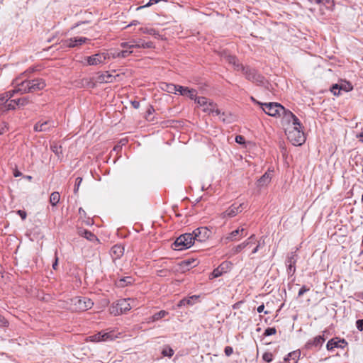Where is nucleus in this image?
<instances>
[{
  "label": "nucleus",
  "instance_id": "f257e3e1",
  "mask_svg": "<svg viewBox=\"0 0 363 363\" xmlns=\"http://www.w3.org/2000/svg\"><path fill=\"white\" fill-rule=\"evenodd\" d=\"M242 72L247 80L256 84L258 86L267 87L268 84L267 80L256 69L247 67H245V70H242Z\"/></svg>",
  "mask_w": 363,
  "mask_h": 363
},
{
  "label": "nucleus",
  "instance_id": "f03ea898",
  "mask_svg": "<svg viewBox=\"0 0 363 363\" xmlns=\"http://www.w3.org/2000/svg\"><path fill=\"white\" fill-rule=\"evenodd\" d=\"M70 301L72 309L75 311H86L91 308L94 304L89 296H72Z\"/></svg>",
  "mask_w": 363,
  "mask_h": 363
},
{
  "label": "nucleus",
  "instance_id": "7ed1b4c3",
  "mask_svg": "<svg viewBox=\"0 0 363 363\" xmlns=\"http://www.w3.org/2000/svg\"><path fill=\"white\" fill-rule=\"evenodd\" d=\"M258 104L261 106L262 111L270 116L279 117L281 116V111H285V108L277 102H258Z\"/></svg>",
  "mask_w": 363,
  "mask_h": 363
},
{
  "label": "nucleus",
  "instance_id": "20e7f679",
  "mask_svg": "<svg viewBox=\"0 0 363 363\" xmlns=\"http://www.w3.org/2000/svg\"><path fill=\"white\" fill-rule=\"evenodd\" d=\"M195 242L193 233H184L178 237L174 242L175 250H183L191 247Z\"/></svg>",
  "mask_w": 363,
  "mask_h": 363
},
{
  "label": "nucleus",
  "instance_id": "39448f33",
  "mask_svg": "<svg viewBox=\"0 0 363 363\" xmlns=\"http://www.w3.org/2000/svg\"><path fill=\"white\" fill-rule=\"evenodd\" d=\"M130 302L133 303V300L130 297L117 301L116 305L113 306L111 313L115 315L125 313L131 308Z\"/></svg>",
  "mask_w": 363,
  "mask_h": 363
},
{
  "label": "nucleus",
  "instance_id": "423d86ee",
  "mask_svg": "<svg viewBox=\"0 0 363 363\" xmlns=\"http://www.w3.org/2000/svg\"><path fill=\"white\" fill-rule=\"evenodd\" d=\"M288 139L294 145H301L305 141L304 133L299 128H293L291 130L286 133Z\"/></svg>",
  "mask_w": 363,
  "mask_h": 363
},
{
  "label": "nucleus",
  "instance_id": "0eeeda50",
  "mask_svg": "<svg viewBox=\"0 0 363 363\" xmlns=\"http://www.w3.org/2000/svg\"><path fill=\"white\" fill-rule=\"evenodd\" d=\"M110 59V55L107 52H98L86 57L88 65H99L105 64Z\"/></svg>",
  "mask_w": 363,
  "mask_h": 363
},
{
  "label": "nucleus",
  "instance_id": "6e6552de",
  "mask_svg": "<svg viewBox=\"0 0 363 363\" xmlns=\"http://www.w3.org/2000/svg\"><path fill=\"white\" fill-rule=\"evenodd\" d=\"M195 242H202L207 240L211 235L212 232L207 227H199L193 232Z\"/></svg>",
  "mask_w": 363,
  "mask_h": 363
},
{
  "label": "nucleus",
  "instance_id": "1a4fd4ad",
  "mask_svg": "<svg viewBox=\"0 0 363 363\" xmlns=\"http://www.w3.org/2000/svg\"><path fill=\"white\" fill-rule=\"evenodd\" d=\"M298 259V254L296 251L291 252L288 254L286 259V265L287 268V274L289 276H293L296 272V263Z\"/></svg>",
  "mask_w": 363,
  "mask_h": 363
},
{
  "label": "nucleus",
  "instance_id": "9d476101",
  "mask_svg": "<svg viewBox=\"0 0 363 363\" xmlns=\"http://www.w3.org/2000/svg\"><path fill=\"white\" fill-rule=\"evenodd\" d=\"M232 268V263L228 261L223 262L217 268H216L210 274L211 279L219 277L223 274L229 272Z\"/></svg>",
  "mask_w": 363,
  "mask_h": 363
},
{
  "label": "nucleus",
  "instance_id": "9b49d317",
  "mask_svg": "<svg viewBox=\"0 0 363 363\" xmlns=\"http://www.w3.org/2000/svg\"><path fill=\"white\" fill-rule=\"evenodd\" d=\"M347 345V342L345 339H340L339 337H335L330 339L326 345V349L328 351H332L335 348H344Z\"/></svg>",
  "mask_w": 363,
  "mask_h": 363
},
{
  "label": "nucleus",
  "instance_id": "f8f14e48",
  "mask_svg": "<svg viewBox=\"0 0 363 363\" xmlns=\"http://www.w3.org/2000/svg\"><path fill=\"white\" fill-rule=\"evenodd\" d=\"M325 341V337L324 335H318L313 338L312 340H309L305 345V347L307 350H312L313 348H320Z\"/></svg>",
  "mask_w": 363,
  "mask_h": 363
},
{
  "label": "nucleus",
  "instance_id": "ddd939ff",
  "mask_svg": "<svg viewBox=\"0 0 363 363\" xmlns=\"http://www.w3.org/2000/svg\"><path fill=\"white\" fill-rule=\"evenodd\" d=\"M28 82L30 93L43 90L46 86L45 80L42 78L28 79Z\"/></svg>",
  "mask_w": 363,
  "mask_h": 363
},
{
  "label": "nucleus",
  "instance_id": "4468645a",
  "mask_svg": "<svg viewBox=\"0 0 363 363\" xmlns=\"http://www.w3.org/2000/svg\"><path fill=\"white\" fill-rule=\"evenodd\" d=\"M13 84L16 85V91L19 92L21 94L30 93L28 79L20 81L19 79H16Z\"/></svg>",
  "mask_w": 363,
  "mask_h": 363
},
{
  "label": "nucleus",
  "instance_id": "2eb2a0df",
  "mask_svg": "<svg viewBox=\"0 0 363 363\" xmlns=\"http://www.w3.org/2000/svg\"><path fill=\"white\" fill-rule=\"evenodd\" d=\"M55 127V122L51 120L46 121H39L34 125V130L36 132L49 131L52 128Z\"/></svg>",
  "mask_w": 363,
  "mask_h": 363
},
{
  "label": "nucleus",
  "instance_id": "dca6fc26",
  "mask_svg": "<svg viewBox=\"0 0 363 363\" xmlns=\"http://www.w3.org/2000/svg\"><path fill=\"white\" fill-rule=\"evenodd\" d=\"M244 203L237 205L235 203L231 205L225 212L223 213V218L229 217L233 218L242 210Z\"/></svg>",
  "mask_w": 363,
  "mask_h": 363
},
{
  "label": "nucleus",
  "instance_id": "f3484780",
  "mask_svg": "<svg viewBox=\"0 0 363 363\" xmlns=\"http://www.w3.org/2000/svg\"><path fill=\"white\" fill-rule=\"evenodd\" d=\"M88 41H90V39L85 37H79L66 40L64 44L68 48H74L78 45H82Z\"/></svg>",
  "mask_w": 363,
  "mask_h": 363
},
{
  "label": "nucleus",
  "instance_id": "a211bd4d",
  "mask_svg": "<svg viewBox=\"0 0 363 363\" xmlns=\"http://www.w3.org/2000/svg\"><path fill=\"white\" fill-rule=\"evenodd\" d=\"M99 332L101 334V342L112 341L114 339H116V337H118L117 334L113 330L106 329V330H101Z\"/></svg>",
  "mask_w": 363,
  "mask_h": 363
},
{
  "label": "nucleus",
  "instance_id": "6ab92c4d",
  "mask_svg": "<svg viewBox=\"0 0 363 363\" xmlns=\"http://www.w3.org/2000/svg\"><path fill=\"white\" fill-rule=\"evenodd\" d=\"M178 92L182 96H185L191 99H195L197 94V91L194 89H189L188 87L182 86L179 85Z\"/></svg>",
  "mask_w": 363,
  "mask_h": 363
},
{
  "label": "nucleus",
  "instance_id": "aec40b11",
  "mask_svg": "<svg viewBox=\"0 0 363 363\" xmlns=\"http://www.w3.org/2000/svg\"><path fill=\"white\" fill-rule=\"evenodd\" d=\"M116 79V76H113L108 72L99 74L97 76L96 82L99 83H111Z\"/></svg>",
  "mask_w": 363,
  "mask_h": 363
},
{
  "label": "nucleus",
  "instance_id": "412c9836",
  "mask_svg": "<svg viewBox=\"0 0 363 363\" xmlns=\"http://www.w3.org/2000/svg\"><path fill=\"white\" fill-rule=\"evenodd\" d=\"M238 235H240V238L246 236L247 235V231L243 228H242L240 229L238 228L237 230H235L232 231L229 234V235L226 238V240H228L229 241L236 240H237L236 237Z\"/></svg>",
  "mask_w": 363,
  "mask_h": 363
},
{
  "label": "nucleus",
  "instance_id": "4be33fe9",
  "mask_svg": "<svg viewBox=\"0 0 363 363\" xmlns=\"http://www.w3.org/2000/svg\"><path fill=\"white\" fill-rule=\"evenodd\" d=\"M203 111L208 113V114H220V111L216 107V104H215L212 101L207 103V105L203 106Z\"/></svg>",
  "mask_w": 363,
  "mask_h": 363
},
{
  "label": "nucleus",
  "instance_id": "5701e85b",
  "mask_svg": "<svg viewBox=\"0 0 363 363\" xmlns=\"http://www.w3.org/2000/svg\"><path fill=\"white\" fill-rule=\"evenodd\" d=\"M200 296H186L182 300H181L178 304V307L187 306H193L198 300Z\"/></svg>",
  "mask_w": 363,
  "mask_h": 363
},
{
  "label": "nucleus",
  "instance_id": "b1692460",
  "mask_svg": "<svg viewBox=\"0 0 363 363\" xmlns=\"http://www.w3.org/2000/svg\"><path fill=\"white\" fill-rule=\"evenodd\" d=\"M226 61L234 66L236 70H245V67L238 62V60L235 56L228 55L226 57Z\"/></svg>",
  "mask_w": 363,
  "mask_h": 363
},
{
  "label": "nucleus",
  "instance_id": "393cba45",
  "mask_svg": "<svg viewBox=\"0 0 363 363\" xmlns=\"http://www.w3.org/2000/svg\"><path fill=\"white\" fill-rule=\"evenodd\" d=\"M134 279L132 277H125L116 281L117 287H125L133 282Z\"/></svg>",
  "mask_w": 363,
  "mask_h": 363
},
{
  "label": "nucleus",
  "instance_id": "a878e982",
  "mask_svg": "<svg viewBox=\"0 0 363 363\" xmlns=\"http://www.w3.org/2000/svg\"><path fill=\"white\" fill-rule=\"evenodd\" d=\"M271 181V176L269 172H265L257 181V186L262 187L267 185Z\"/></svg>",
  "mask_w": 363,
  "mask_h": 363
},
{
  "label": "nucleus",
  "instance_id": "bb28decb",
  "mask_svg": "<svg viewBox=\"0 0 363 363\" xmlns=\"http://www.w3.org/2000/svg\"><path fill=\"white\" fill-rule=\"evenodd\" d=\"M111 255L113 256V258L116 259H119L123 255L124 252L123 247L119 246V245H114L111 248Z\"/></svg>",
  "mask_w": 363,
  "mask_h": 363
},
{
  "label": "nucleus",
  "instance_id": "cd10ccee",
  "mask_svg": "<svg viewBox=\"0 0 363 363\" xmlns=\"http://www.w3.org/2000/svg\"><path fill=\"white\" fill-rule=\"evenodd\" d=\"M168 314V312L164 310L160 311L155 313L151 317L149 318L148 323L155 322L160 320Z\"/></svg>",
  "mask_w": 363,
  "mask_h": 363
},
{
  "label": "nucleus",
  "instance_id": "c85d7f7f",
  "mask_svg": "<svg viewBox=\"0 0 363 363\" xmlns=\"http://www.w3.org/2000/svg\"><path fill=\"white\" fill-rule=\"evenodd\" d=\"M249 245H250V241L245 240L243 242L233 247L231 250L232 253L233 255H236V254L240 252L243 249H245Z\"/></svg>",
  "mask_w": 363,
  "mask_h": 363
},
{
  "label": "nucleus",
  "instance_id": "c756f323",
  "mask_svg": "<svg viewBox=\"0 0 363 363\" xmlns=\"http://www.w3.org/2000/svg\"><path fill=\"white\" fill-rule=\"evenodd\" d=\"M79 234L82 237L86 238L87 240H89L90 241L98 240V239L96 237V235L94 233H92L91 231H89V230H82L79 231Z\"/></svg>",
  "mask_w": 363,
  "mask_h": 363
},
{
  "label": "nucleus",
  "instance_id": "7c9ffc66",
  "mask_svg": "<svg viewBox=\"0 0 363 363\" xmlns=\"http://www.w3.org/2000/svg\"><path fill=\"white\" fill-rule=\"evenodd\" d=\"M13 104H15L18 106H24L30 104V100L28 96H24L17 99H13Z\"/></svg>",
  "mask_w": 363,
  "mask_h": 363
},
{
  "label": "nucleus",
  "instance_id": "2f4dec72",
  "mask_svg": "<svg viewBox=\"0 0 363 363\" xmlns=\"http://www.w3.org/2000/svg\"><path fill=\"white\" fill-rule=\"evenodd\" d=\"M140 30L143 33L153 35L156 38L160 37L159 33L155 29L152 28L142 27L140 28Z\"/></svg>",
  "mask_w": 363,
  "mask_h": 363
},
{
  "label": "nucleus",
  "instance_id": "473e14b6",
  "mask_svg": "<svg viewBox=\"0 0 363 363\" xmlns=\"http://www.w3.org/2000/svg\"><path fill=\"white\" fill-rule=\"evenodd\" d=\"M197 264V262L194 259H185L181 262V267L185 269H189V268L195 267Z\"/></svg>",
  "mask_w": 363,
  "mask_h": 363
},
{
  "label": "nucleus",
  "instance_id": "72a5a7b5",
  "mask_svg": "<svg viewBox=\"0 0 363 363\" xmlns=\"http://www.w3.org/2000/svg\"><path fill=\"white\" fill-rule=\"evenodd\" d=\"M60 195L59 192L54 191L51 194L50 197V203L52 206H55L60 201Z\"/></svg>",
  "mask_w": 363,
  "mask_h": 363
},
{
  "label": "nucleus",
  "instance_id": "f704fd0d",
  "mask_svg": "<svg viewBox=\"0 0 363 363\" xmlns=\"http://www.w3.org/2000/svg\"><path fill=\"white\" fill-rule=\"evenodd\" d=\"M165 86V90L169 93L176 94L179 91V85H175L173 84H166Z\"/></svg>",
  "mask_w": 363,
  "mask_h": 363
},
{
  "label": "nucleus",
  "instance_id": "c9c22d12",
  "mask_svg": "<svg viewBox=\"0 0 363 363\" xmlns=\"http://www.w3.org/2000/svg\"><path fill=\"white\" fill-rule=\"evenodd\" d=\"M300 357V352L298 351H293L289 352L286 357H288L290 360H293L294 363H297V361Z\"/></svg>",
  "mask_w": 363,
  "mask_h": 363
},
{
  "label": "nucleus",
  "instance_id": "e433bc0d",
  "mask_svg": "<svg viewBox=\"0 0 363 363\" xmlns=\"http://www.w3.org/2000/svg\"><path fill=\"white\" fill-rule=\"evenodd\" d=\"M281 115H283L284 118L287 120L289 123L296 116L291 111H290L289 110H286V108L285 111H281Z\"/></svg>",
  "mask_w": 363,
  "mask_h": 363
},
{
  "label": "nucleus",
  "instance_id": "4c0bfd02",
  "mask_svg": "<svg viewBox=\"0 0 363 363\" xmlns=\"http://www.w3.org/2000/svg\"><path fill=\"white\" fill-rule=\"evenodd\" d=\"M196 102L201 106H204L206 105H207V103H208L209 101H208V99L206 98V97H203V96H201V97H195V99H194Z\"/></svg>",
  "mask_w": 363,
  "mask_h": 363
},
{
  "label": "nucleus",
  "instance_id": "58836bf2",
  "mask_svg": "<svg viewBox=\"0 0 363 363\" xmlns=\"http://www.w3.org/2000/svg\"><path fill=\"white\" fill-rule=\"evenodd\" d=\"M162 354L164 357H171L174 354V350L171 347H167L162 350Z\"/></svg>",
  "mask_w": 363,
  "mask_h": 363
},
{
  "label": "nucleus",
  "instance_id": "ea45409f",
  "mask_svg": "<svg viewBox=\"0 0 363 363\" xmlns=\"http://www.w3.org/2000/svg\"><path fill=\"white\" fill-rule=\"evenodd\" d=\"M276 333H277V330L274 327H269L265 329V330L264 332V336H270V335L276 334Z\"/></svg>",
  "mask_w": 363,
  "mask_h": 363
},
{
  "label": "nucleus",
  "instance_id": "a19ab883",
  "mask_svg": "<svg viewBox=\"0 0 363 363\" xmlns=\"http://www.w3.org/2000/svg\"><path fill=\"white\" fill-rule=\"evenodd\" d=\"M342 89H343L342 86H340L337 84H335L333 85L331 88V92H333L334 95H339L340 91L342 90Z\"/></svg>",
  "mask_w": 363,
  "mask_h": 363
},
{
  "label": "nucleus",
  "instance_id": "79ce46f5",
  "mask_svg": "<svg viewBox=\"0 0 363 363\" xmlns=\"http://www.w3.org/2000/svg\"><path fill=\"white\" fill-rule=\"evenodd\" d=\"M262 359L266 362H271L273 360V354L271 352H264Z\"/></svg>",
  "mask_w": 363,
  "mask_h": 363
},
{
  "label": "nucleus",
  "instance_id": "37998d69",
  "mask_svg": "<svg viewBox=\"0 0 363 363\" xmlns=\"http://www.w3.org/2000/svg\"><path fill=\"white\" fill-rule=\"evenodd\" d=\"M219 116V118H220V120H221L224 123H230V115H227L225 114V113L223 112L221 113L220 112V114L218 115Z\"/></svg>",
  "mask_w": 363,
  "mask_h": 363
},
{
  "label": "nucleus",
  "instance_id": "c03bdc74",
  "mask_svg": "<svg viewBox=\"0 0 363 363\" xmlns=\"http://www.w3.org/2000/svg\"><path fill=\"white\" fill-rule=\"evenodd\" d=\"M292 123V125H294L293 128H296V127H298L299 128V130H301L302 129V125H301V123L299 121V119L295 116L291 121Z\"/></svg>",
  "mask_w": 363,
  "mask_h": 363
},
{
  "label": "nucleus",
  "instance_id": "a18cd8bd",
  "mask_svg": "<svg viewBox=\"0 0 363 363\" xmlns=\"http://www.w3.org/2000/svg\"><path fill=\"white\" fill-rule=\"evenodd\" d=\"M155 48V45H154V43L151 41H148V42H145L142 40V43H141V48Z\"/></svg>",
  "mask_w": 363,
  "mask_h": 363
},
{
  "label": "nucleus",
  "instance_id": "49530a36",
  "mask_svg": "<svg viewBox=\"0 0 363 363\" xmlns=\"http://www.w3.org/2000/svg\"><path fill=\"white\" fill-rule=\"evenodd\" d=\"M90 340L92 342H101L100 332L89 336Z\"/></svg>",
  "mask_w": 363,
  "mask_h": 363
},
{
  "label": "nucleus",
  "instance_id": "de8ad7c7",
  "mask_svg": "<svg viewBox=\"0 0 363 363\" xmlns=\"http://www.w3.org/2000/svg\"><path fill=\"white\" fill-rule=\"evenodd\" d=\"M82 182V177L76 178L75 185H74V194H76L78 191L79 186H80Z\"/></svg>",
  "mask_w": 363,
  "mask_h": 363
},
{
  "label": "nucleus",
  "instance_id": "09e8293b",
  "mask_svg": "<svg viewBox=\"0 0 363 363\" xmlns=\"http://www.w3.org/2000/svg\"><path fill=\"white\" fill-rule=\"evenodd\" d=\"M9 101L8 96H6L5 94L0 95V106L6 104Z\"/></svg>",
  "mask_w": 363,
  "mask_h": 363
},
{
  "label": "nucleus",
  "instance_id": "8fccbe9b",
  "mask_svg": "<svg viewBox=\"0 0 363 363\" xmlns=\"http://www.w3.org/2000/svg\"><path fill=\"white\" fill-rule=\"evenodd\" d=\"M119 52H120V55H121V58H125L128 56H129L130 54H132V52H133V51L128 50H122V51H119Z\"/></svg>",
  "mask_w": 363,
  "mask_h": 363
},
{
  "label": "nucleus",
  "instance_id": "3c124183",
  "mask_svg": "<svg viewBox=\"0 0 363 363\" xmlns=\"http://www.w3.org/2000/svg\"><path fill=\"white\" fill-rule=\"evenodd\" d=\"M224 352L227 357H230L233 353V349L230 346H226L224 349Z\"/></svg>",
  "mask_w": 363,
  "mask_h": 363
},
{
  "label": "nucleus",
  "instance_id": "603ef678",
  "mask_svg": "<svg viewBox=\"0 0 363 363\" xmlns=\"http://www.w3.org/2000/svg\"><path fill=\"white\" fill-rule=\"evenodd\" d=\"M16 106H18L17 105H16L15 104H13V100H11L9 101H8L6 103V107L8 110H10V109H15L16 108Z\"/></svg>",
  "mask_w": 363,
  "mask_h": 363
},
{
  "label": "nucleus",
  "instance_id": "864d4df0",
  "mask_svg": "<svg viewBox=\"0 0 363 363\" xmlns=\"http://www.w3.org/2000/svg\"><path fill=\"white\" fill-rule=\"evenodd\" d=\"M356 326H357V328L359 330V331H362L363 330V319H359L356 321Z\"/></svg>",
  "mask_w": 363,
  "mask_h": 363
},
{
  "label": "nucleus",
  "instance_id": "5fc2aeb1",
  "mask_svg": "<svg viewBox=\"0 0 363 363\" xmlns=\"http://www.w3.org/2000/svg\"><path fill=\"white\" fill-rule=\"evenodd\" d=\"M9 325V322L0 315V326L1 327H7Z\"/></svg>",
  "mask_w": 363,
  "mask_h": 363
},
{
  "label": "nucleus",
  "instance_id": "6e6d98bb",
  "mask_svg": "<svg viewBox=\"0 0 363 363\" xmlns=\"http://www.w3.org/2000/svg\"><path fill=\"white\" fill-rule=\"evenodd\" d=\"M235 142L238 144H244L245 139L242 135H237L235 137Z\"/></svg>",
  "mask_w": 363,
  "mask_h": 363
},
{
  "label": "nucleus",
  "instance_id": "4d7b16f0",
  "mask_svg": "<svg viewBox=\"0 0 363 363\" xmlns=\"http://www.w3.org/2000/svg\"><path fill=\"white\" fill-rule=\"evenodd\" d=\"M264 244V240L262 241V242H261V241H259L257 245L252 250V254L257 253L258 252L259 247L263 246Z\"/></svg>",
  "mask_w": 363,
  "mask_h": 363
},
{
  "label": "nucleus",
  "instance_id": "13d9d810",
  "mask_svg": "<svg viewBox=\"0 0 363 363\" xmlns=\"http://www.w3.org/2000/svg\"><path fill=\"white\" fill-rule=\"evenodd\" d=\"M121 46L123 48H128V49L133 48V45H132L131 42H123L121 44Z\"/></svg>",
  "mask_w": 363,
  "mask_h": 363
},
{
  "label": "nucleus",
  "instance_id": "bf43d9fd",
  "mask_svg": "<svg viewBox=\"0 0 363 363\" xmlns=\"http://www.w3.org/2000/svg\"><path fill=\"white\" fill-rule=\"evenodd\" d=\"M17 214L22 218V220H25L27 216V213L25 211L18 210L17 211Z\"/></svg>",
  "mask_w": 363,
  "mask_h": 363
},
{
  "label": "nucleus",
  "instance_id": "052dcab7",
  "mask_svg": "<svg viewBox=\"0 0 363 363\" xmlns=\"http://www.w3.org/2000/svg\"><path fill=\"white\" fill-rule=\"evenodd\" d=\"M141 43H142V40L140 39L138 40L133 41L132 45H133V48H141Z\"/></svg>",
  "mask_w": 363,
  "mask_h": 363
},
{
  "label": "nucleus",
  "instance_id": "680f3d73",
  "mask_svg": "<svg viewBox=\"0 0 363 363\" xmlns=\"http://www.w3.org/2000/svg\"><path fill=\"white\" fill-rule=\"evenodd\" d=\"M16 93H18V92L16 91V88H15L13 90L9 91L6 92L4 94H6V96H8V99H9L11 97H13Z\"/></svg>",
  "mask_w": 363,
  "mask_h": 363
},
{
  "label": "nucleus",
  "instance_id": "e2e57ef3",
  "mask_svg": "<svg viewBox=\"0 0 363 363\" xmlns=\"http://www.w3.org/2000/svg\"><path fill=\"white\" fill-rule=\"evenodd\" d=\"M7 130L8 128L5 123L0 125V135L4 134Z\"/></svg>",
  "mask_w": 363,
  "mask_h": 363
},
{
  "label": "nucleus",
  "instance_id": "0e129e2a",
  "mask_svg": "<svg viewBox=\"0 0 363 363\" xmlns=\"http://www.w3.org/2000/svg\"><path fill=\"white\" fill-rule=\"evenodd\" d=\"M109 55H110V58L112 57L114 59V58H117V57H121L120 52H118V51H114L113 52H110Z\"/></svg>",
  "mask_w": 363,
  "mask_h": 363
},
{
  "label": "nucleus",
  "instance_id": "69168bd1",
  "mask_svg": "<svg viewBox=\"0 0 363 363\" xmlns=\"http://www.w3.org/2000/svg\"><path fill=\"white\" fill-rule=\"evenodd\" d=\"M340 86H342V88H343L342 89L346 91L352 90V86H351L350 84H347L346 85L341 84Z\"/></svg>",
  "mask_w": 363,
  "mask_h": 363
},
{
  "label": "nucleus",
  "instance_id": "338daca9",
  "mask_svg": "<svg viewBox=\"0 0 363 363\" xmlns=\"http://www.w3.org/2000/svg\"><path fill=\"white\" fill-rule=\"evenodd\" d=\"M243 301H238L237 303H235L233 306V309H238L240 308V306L243 303Z\"/></svg>",
  "mask_w": 363,
  "mask_h": 363
},
{
  "label": "nucleus",
  "instance_id": "774afa93",
  "mask_svg": "<svg viewBox=\"0 0 363 363\" xmlns=\"http://www.w3.org/2000/svg\"><path fill=\"white\" fill-rule=\"evenodd\" d=\"M306 291L307 289H306V287L302 286L301 288H299L298 295H303Z\"/></svg>",
  "mask_w": 363,
  "mask_h": 363
}]
</instances>
